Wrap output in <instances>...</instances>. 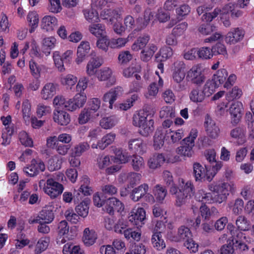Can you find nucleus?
<instances>
[{
	"label": "nucleus",
	"instance_id": "nucleus-1",
	"mask_svg": "<svg viewBox=\"0 0 254 254\" xmlns=\"http://www.w3.org/2000/svg\"><path fill=\"white\" fill-rule=\"evenodd\" d=\"M165 182L167 186H170V193L176 198V205L180 207L185 204L193 195L194 188L191 182L185 183L182 179L179 187L175 185L172 173L168 171L163 172Z\"/></svg>",
	"mask_w": 254,
	"mask_h": 254
},
{
	"label": "nucleus",
	"instance_id": "nucleus-2",
	"mask_svg": "<svg viewBox=\"0 0 254 254\" xmlns=\"http://www.w3.org/2000/svg\"><path fill=\"white\" fill-rule=\"evenodd\" d=\"M209 190L215 193L213 196L211 193H206L202 196L206 202L221 203L225 201L231 190V185L227 183H213L208 186Z\"/></svg>",
	"mask_w": 254,
	"mask_h": 254
},
{
	"label": "nucleus",
	"instance_id": "nucleus-3",
	"mask_svg": "<svg viewBox=\"0 0 254 254\" xmlns=\"http://www.w3.org/2000/svg\"><path fill=\"white\" fill-rule=\"evenodd\" d=\"M154 114H149L148 112L143 111L133 117L132 124L139 127V133L142 136H148L154 130Z\"/></svg>",
	"mask_w": 254,
	"mask_h": 254
},
{
	"label": "nucleus",
	"instance_id": "nucleus-4",
	"mask_svg": "<svg viewBox=\"0 0 254 254\" xmlns=\"http://www.w3.org/2000/svg\"><path fill=\"white\" fill-rule=\"evenodd\" d=\"M197 136V129L192 128L189 135L181 142V146L177 148L178 153L184 156L191 157L193 154L192 148L194 146V140Z\"/></svg>",
	"mask_w": 254,
	"mask_h": 254
},
{
	"label": "nucleus",
	"instance_id": "nucleus-5",
	"mask_svg": "<svg viewBox=\"0 0 254 254\" xmlns=\"http://www.w3.org/2000/svg\"><path fill=\"white\" fill-rule=\"evenodd\" d=\"M214 92V85L211 82H206L201 89L200 86L192 89L190 93V100L193 102H202Z\"/></svg>",
	"mask_w": 254,
	"mask_h": 254
},
{
	"label": "nucleus",
	"instance_id": "nucleus-6",
	"mask_svg": "<svg viewBox=\"0 0 254 254\" xmlns=\"http://www.w3.org/2000/svg\"><path fill=\"white\" fill-rule=\"evenodd\" d=\"M73 51L67 50L62 56L59 52L54 53L53 59L56 66L61 72L65 71V67H68L71 64L73 58Z\"/></svg>",
	"mask_w": 254,
	"mask_h": 254
},
{
	"label": "nucleus",
	"instance_id": "nucleus-7",
	"mask_svg": "<svg viewBox=\"0 0 254 254\" xmlns=\"http://www.w3.org/2000/svg\"><path fill=\"white\" fill-rule=\"evenodd\" d=\"M43 189L45 192L51 198H55L62 193L64 188L63 185L56 182L55 180L49 179L47 180L46 185H45Z\"/></svg>",
	"mask_w": 254,
	"mask_h": 254
},
{
	"label": "nucleus",
	"instance_id": "nucleus-8",
	"mask_svg": "<svg viewBox=\"0 0 254 254\" xmlns=\"http://www.w3.org/2000/svg\"><path fill=\"white\" fill-rule=\"evenodd\" d=\"M82 182L83 184L80 187L78 190H74L73 192V201L75 203H78L80 200L82 201L84 199L83 197L90 195L93 192L91 188L88 186L89 181L87 176L83 177Z\"/></svg>",
	"mask_w": 254,
	"mask_h": 254
},
{
	"label": "nucleus",
	"instance_id": "nucleus-9",
	"mask_svg": "<svg viewBox=\"0 0 254 254\" xmlns=\"http://www.w3.org/2000/svg\"><path fill=\"white\" fill-rule=\"evenodd\" d=\"M187 79L192 83L200 86L205 81V77L199 65L193 66L188 72Z\"/></svg>",
	"mask_w": 254,
	"mask_h": 254
},
{
	"label": "nucleus",
	"instance_id": "nucleus-10",
	"mask_svg": "<svg viewBox=\"0 0 254 254\" xmlns=\"http://www.w3.org/2000/svg\"><path fill=\"white\" fill-rule=\"evenodd\" d=\"M86 99L87 97L84 93H77L73 98L66 100L65 109L69 111H74L82 107L86 102Z\"/></svg>",
	"mask_w": 254,
	"mask_h": 254
},
{
	"label": "nucleus",
	"instance_id": "nucleus-11",
	"mask_svg": "<svg viewBox=\"0 0 254 254\" xmlns=\"http://www.w3.org/2000/svg\"><path fill=\"white\" fill-rule=\"evenodd\" d=\"M216 174L208 175L207 173V169L204 168L200 163L195 162L193 165V175L196 182H204L207 181L211 182Z\"/></svg>",
	"mask_w": 254,
	"mask_h": 254
},
{
	"label": "nucleus",
	"instance_id": "nucleus-12",
	"mask_svg": "<svg viewBox=\"0 0 254 254\" xmlns=\"http://www.w3.org/2000/svg\"><path fill=\"white\" fill-rule=\"evenodd\" d=\"M124 203L115 197L108 198L105 209L107 213L110 215H114L115 212L122 213L124 210Z\"/></svg>",
	"mask_w": 254,
	"mask_h": 254
},
{
	"label": "nucleus",
	"instance_id": "nucleus-13",
	"mask_svg": "<svg viewBox=\"0 0 254 254\" xmlns=\"http://www.w3.org/2000/svg\"><path fill=\"white\" fill-rule=\"evenodd\" d=\"M124 90L122 87L118 86L111 88L108 92L106 93L103 97V101L104 102L109 103V108H113V104L118 98L123 94Z\"/></svg>",
	"mask_w": 254,
	"mask_h": 254
},
{
	"label": "nucleus",
	"instance_id": "nucleus-14",
	"mask_svg": "<svg viewBox=\"0 0 254 254\" xmlns=\"http://www.w3.org/2000/svg\"><path fill=\"white\" fill-rule=\"evenodd\" d=\"M229 110L231 116V123L233 126H236L242 118L243 110V105L240 102H234L231 105Z\"/></svg>",
	"mask_w": 254,
	"mask_h": 254
},
{
	"label": "nucleus",
	"instance_id": "nucleus-15",
	"mask_svg": "<svg viewBox=\"0 0 254 254\" xmlns=\"http://www.w3.org/2000/svg\"><path fill=\"white\" fill-rule=\"evenodd\" d=\"M245 34V32L242 28H232L226 35L225 42L230 45L235 44L243 40Z\"/></svg>",
	"mask_w": 254,
	"mask_h": 254
},
{
	"label": "nucleus",
	"instance_id": "nucleus-16",
	"mask_svg": "<svg viewBox=\"0 0 254 254\" xmlns=\"http://www.w3.org/2000/svg\"><path fill=\"white\" fill-rule=\"evenodd\" d=\"M204 126L207 134L210 137L215 139L218 136L220 132L219 128L216 125L215 122L208 115L205 117Z\"/></svg>",
	"mask_w": 254,
	"mask_h": 254
},
{
	"label": "nucleus",
	"instance_id": "nucleus-17",
	"mask_svg": "<svg viewBox=\"0 0 254 254\" xmlns=\"http://www.w3.org/2000/svg\"><path fill=\"white\" fill-rule=\"evenodd\" d=\"M132 189L130 192V198L133 201L137 202L143 198L144 195L148 191L149 187L147 184L144 183Z\"/></svg>",
	"mask_w": 254,
	"mask_h": 254
},
{
	"label": "nucleus",
	"instance_id": "nucleus-18",
	"mask_svg": "<svg viewBox=\"0 0 254 254\" xmlns=\"http://www.w3.org/2000/svg\"><path fill=\"white\" fill-rule=\"evenodd\" d=\"M54 219V215L53 211L51 210L43 209L41 210L38 216L36 219L29 220V222L30 224L35 223H41V221L45 222V223H50Z\"/></svg>",
	"mask_w": 254,
	"mask_h": 254
},
{
	"label": "nucleus",
	"instance_id": "nucleus-19",
	"mask_svg": "<svg viewBox=\"0 0 254 254\" xmlns=\"http://www.w3.org/2000/svg\"><path fill=\"white\" fill-rule=\"evenodd\" d=\"M53 120L59 125L66 126L70 122V117L65 111L57 109L54 111Z\"/></svg>",
	"mask_w": 254,
	"mask_h": 254
},
{
	"label": "nucleus",
	"instance_id": "nucleus-20",
	"mask_svg": "<svg viewBox=\"0 0 254 254\" xmlns=\"http://www.w3.org/2000/svg\"><path fill=\"white\" fill-rule=\"evenodd\" d=\"M145 219V211L144 208H138L135 211L131 212V214L128 216V220L133 225L140 226L143 224L142 222Z\"/></svg>",
	"mask_w": 254,
	"mask_h": 254
},
{
	"label": "nucleus",
	"instance_id": "nucleus-21",
	"mask_svg": "<svg viewBox=\"0 0 254 254\" xmlns=\"http://www.w3.org/2000/svg\"><path fill=\"white\" fill-rule=\"evenodd\" d=\"M175 69L173 74L174 80L178 83H180L185 76V64L183 62L177 61L174 63Z\"/></svg>",
	"mask_w": 254,
	"mask_h": 254
},
{
	"label": "nucleus",
	"instance_id": "nucleus-22",
	"mask_svg": "<svg viewBox=\"0 0 254 254\" xmlns=\"http://www.w3.org/2000/svg\"><path fill=\"white\" fill-rule=\"evenodd\" d=\"M124 12V9L122 7H118L114 9H109L104 11V15L108 16L105 17L104 19L110 18V22L111 24L118 22L119 20L122 19V15Z\"/></svg>",
	"mask_w": 254,
	"mask_h": 254
},
{
	"label": "nucleus",
	"instance_id": "nucleus-23",
	"mask_svg": "<svg viewBox=\"0 0 254 254\" xmlns=\"http://www.w3.org/2000/svg\"><path fill=\"white\" fill-rule=\"evenodd\" d=\"M192 237V233L190 229L185 226H181L178 229L176 235L174 236L172 240L176 242H185Z\"/></svg>",
	"mask_w": 254,
	"mask_h": 254
},
{
	"label": "nucleus",
	"instance_id": "nucleus-24",
	"mask_svg": "<svg viewBox=\"0 0 254 254\" xmlns=\"http://www.w3.org/2000/svg\"><path fill=\"white\" fill-rule=\"evenodd\" d=\"M90 48L88 42H82L77 48V58L75 62L77 64H80L83 61L85 57L87 56Z\"/></svg>",
	"mask_w": 254,
	"mask_h": 254
},
{
	"label": "nucleus",
	"instance_id": "nucleus-25",
	"mask_svg": "<svg viewBox=\"0 0 254 254\" xmlns=\"http://www.w3.org/2000/svg\"><path fill=\"white\" fill-rule=\"evenodd\" d=\"M228 72L226 69L221 68L219 69L216 74L213 75L212 80L207 82H211L214 85V90L217 88L220 85L223 83L228 76Z\"/></svg>",
	"mask_w": 254,
	"mask_h": 254
},
{
	"label": "nucleus",
	"instance_id": "nucleus-26",
	"mask_svg": "<svg viewBox=\"0 0 254 254\" xmlns=\"http://www.w3.org/2000/svg\"><path fill=\"white\" fill-rule=\"evenodd\" d=\"M97 238V234L93 230H90L86 228L83 231L82 241L86 246L93 245Z\"/></svg>",
	"mask_w": 254,
	"mask_h": 254
},
{
	"label": "nucleus",
	"instance_id": "nucleus-27",
	"mask_svg": "<svg viewBox=\"0 0 254 254\" xmlns=\"http://www.w3.org/2000/svg\"><path fill=\"white\" fill-rule=\"evenodd\" d=\"M99 113H96L88 108H84L80 113L78 117L80 124H84L91 120L96 118Z\"/></svg>",
	"mask_w": 254,
	"mask_h": 254
},
{
	"label": "nucleus",
	"instance_id": "nucleus-28",
	"mask_svg": "<svg viewBox=\"0 0 254 254\" xmlns=\"http://www.w3.org/2000/svg\"><path fill=\"white\" fill-rule=\"evenodd\" d=\"M57 24V19L54 16L47 15L42 19L41 27L47 31L54 30Z\"/></svg>",
	"mask_w": 254,
	"mask_h": 254
},
{
	"label": "nucleus",
	"instance_id": "nucleus-29",
	"mask_svg": "<svg viewBox=\"0 0 254 254\" xmlns=\"http://www.w3.org/2000/svg\"><path fill=\"white\" fill-rule=\"evenodd\" d=\"M165 161L162 154H155L148 161V165L150 169H155L161 166Z\"/></svg>",
	"mask_w": 254,
	"mask_h": 254
},
{
	"label": "nucleus",
	"instance_id": "nucleus-30",
	"mask_svg": "<svg viewBox=\"0 0 254 254\" xmlns=\"http://www.w3.org/2000/svg\"><path fill=\"white\" fill-rule=\"evenodd\" d=\"M90 200L88 197H85L77 206L75 207V211L78 215L85 217L88 214L89 204Z\"/></svg>",
	"mask_w": 254,
	"mask_h": 254
},
{
	"label": "nucleus",
	"instance_id": "nucleus-31",
	"mask_svg": "<svg viewBox=\"0 0 254 254\" xmlns=\"http://www.w3.org/2000/svg\"><path fill=\"white\" fill-rule=\"evenodd\" d=\"M149 39L150 37L147 34L139 36L132 45L131 49L134 51H138L144 48L149 42Z\"/></svg>",
	"mask_w": 254,
	"mask_h": 254
},
{
	"label": "nucleus",
	"instance_id": "nucleus-32",
	"mask_svg": "<svg viewBox=\"0 0 254 254\" xmlns=\"http://www.w3.org/2000/svg\"><path fill=\"white\" fill-rule=\"evenodd\" d=\"M56 94V86L52 83L46 84L43 87L41 95L45 100L51 98Z\"/></svg>",
	"mask_w": 254,
	"mask_h": 254
},
{
	"label": "nucleus",
	"instance_id": "nucleus-33",
	"mask_svg": "<svg viewBox=\"0 0 254 254\" xmlns=\"http://www.w3.org/2000/svg\"><path fill=\"white\" fill-rule=\"evenodd\" d=\"M236 225L237 229L248 231L251 229V223L248 219L243 215H239L236 220Z\"/></svg>",
	"mask_w": 254,
	"mask_h": 254
},
{
	"label": "nucleus",
	"instance_id": "nucleus-34",
	"mask_svg": "<svg viewBox=\"0 0 254 254\" xmlns=\"http://www.w3.org/2000/svg\"><path fill=\"white\" fill-rule=\"evenodd\" d=\"M90 148L89 144L87 142H83L75 145L71 149V154L75 156H80L84 152Z\"/></svg>",
	"mask_w": 254,
	"mask_h": 254
},
{
	"label": "nucleus",
	"instance_id": "nucleus-35",
	"mask_svg": "<svg viewBox=\"0 0 254 254\" xmlns=\"http://www.w3.org/2000/svg\"><path fill=\"white\" fill-rule=\"evenodd\" d=\"M90 32L96 37L101 38L106 36L105 26L100 24H92L89 26Z\"/></svg>",
	"mask_w": 254,
	"mask_h": 254
},
{
	"label": "nucleus",
	"instance_id": "nucleus-36",
	"mask_svg": "<svg viewBox=\"0 0 254 254\" xmlns=\"http://www.w3.org/2000/svg\"><path fill=\"white\" fill-rule=\"evenodd\" d=\"M129 161L133 169L136 171H138L144 167V160L139 155H133L130 156Z\"/></svg>",
	"mask_w": 254,
	"mask_h": 254
},
{
	"label": "nucleus",
	"instance_id": "nucleus-37",
	"mask_svg": "<svg viewBox=\"0 0 254 254\" xmlns=\"http://www.w3.org/2000/svg\"><path fill=\"white\" fill-rule=\"evenodd\" d=\"M151 243L154 248L161 251L166 247L164 240L162 238L161 234H153L151 238Z\"/></svg>",
	"mask_w": 254,
	"mask_h": 254
},
{
	"label": "nucleus",
	"instance_id": "nucleus-38",
	"mask_svg": "<svg viewBox=\"0 0 254 254\" xmlns=\"http://www.w3.org/2000/svg\"><path fill=\"white\" fill-rule=\"evenodd\" d=\"M153 193L156 200L162 202L166 196L167 191L165 187L160 185H157L153 189Z\"/></svg>",
	"mask_w": 254,
	"mask_h": 254
},
{
	"label": "nucleus",
	"instance_id": "nucleus-39",
	"mask_svg": "<svg viewBox=\"0 0 254 254\" xmlns=\"http://www.w3.org/2000/svg\"><path fill=\"white\" fill-rule=\"evenodd\" d=\"M56 39L53 37L45 38L43 40V52L48 56L50 54V50L54 48Z\"/></svg>",
	"mask_w": 254,
	"mask_h": 254
},
{
	"label": "nucleus",
	"instance_id": "nucleus-40",
	"mask_svg": "<svg viewBox=\"0 0 254 254\" xmlns=\"http://www.w3.org/2000/svg\"><path fill=\"white\" fill-rule=\"evenodd\" d=\"M142 142L140 138L131 139L128 142V148L133 152L140 153L142 151Z\"/></svg>",
	"mask_w": 254,
	"mask_h": 254
},
{
	"label": "nucleus",
	"instance_id": "nucleus-41",
	"mask_svg": "<svg viewBox=\"0 0 254 254\" xmlns=\"http://www.w3.org/2000/svg\"><path fill=\"white\" fill-rule=\"evenodd\" d=\"M141 179V175L139 173L130 172L128 174L127 177V188L132 189L139 182Z\"/></svg>",
	"mask_w": 254,
	"mask_h": 254
},
{
	"label": "nucleus",
	"instance_id": "nucleus-42",
	"mask_svg": "<svg viewBox=\"0 0 254 254\" xmlns=\"http://www.w3.org/2000/svg\"><path fill=\"white\" fill-rule=\"evenodd\" d=\"M117 123V119L115 116H112L103 118L100 122L102 127L109 129L114 127Z\"/></svg>",
	"mask_w": 254,
	"mask_h": 254
},
{
	"label": "nucleus",
	"instance_id": "nucleus-43",
	"mask_svg": "<svg viewBox=\"0 0 254 254\" xmlns=\"http://www.w3.org/2000/svg\"><path fill=\"white\" fill-rule=\"evenodd\" d=\"M116 137V134L114 133H110L104 135L101 140H99V145L101 150L104 149L108 145L112 144Z\"/></svg>",
	"mask_w": 254,
	"mask_h": 254
},
{
	"label": "nucleus",
	"instance_id": "nucleus-44",
	"mask_svg": "<svg viewBox=\"0 0 254 254\" xmlns=\"http://www.w3.org/2000/svg\"><path fill=\"white\" fill-rule=\"evenodd\" d=\"M69 226L65 220L61 221L59 224L57 229L58 235L61 236H65L68 239H72L69 235Z\"/></svg>",
	"mask_w": 254,
	"mask_h": 254
},
{
	"label": "nucleus",
	"instance_id": "nucleus-45",
	"mask_svg": "<svg viewBox=\"0 0 254 254\" xmlns=\"http://www.w3.org/2000/svg\"><path fill=\"white\" fill-rule=\"evenodd\" d=\"M13 127H5L4 130H3L1 137L3 141L1 144L3 146H6L9 144L11 140V137L13 133Z\"/></svg>",
	"mask_w": 254,
	"mask_h": 254
},
{
	"label": "nucleus",
	"instance_id": "nucleus-46",
	"mask_svg": "<svg viewBox=\"0 0 254 254\" xmlns=\"http://www.w3.org/2000/svg\"><path fill=\"white\" fill-rule=\"evenodd\" d=\"M211 52L212 55H222L224 57L228 58V54L225 46L220 43H217L212 47Z\"/></svg>",
	"mask_w": 254,
	"mask_h": 254
},
{
	"label": "nucleus",
	"instance_id": "nucleus-47",
	"mask_svg": "<svg viewBox=\"0 0 254 254\" xmlns=\"http://www.w3.org/2000/svg\"><path fill=\"white\" fill-rule=\"evenodd\" d=\"M85 18L90 22H97L99 20L98 13L93 9H86L83 11Z\"/></svg>",
	"mask_w": 254,
	"mask_h": 254
},
{
	"label": "nucleus",
	"instance_id": "nucleus-48",
	"mask_svg": "<svg viewBox=\"0 0 254 254\" xmlns=\"http://www.w3.org/2000/svg\"><path fill=\"white\" fill-rule=\"evenodd\" d=\"M27 19L29 23V25L31 27L29 30V32L32 33L38 26L39 22L38 15L36 12H31L28 13Z\"/></svg>",
	"mask_w": 254,
	"mask_h": 254
},
{
	"label": "nucleus",
	"instance_id": "nucleus-49",
	"mask_svg": "<svg viewBox=\"0 0 254 254\" xmlns=\"http://www.w3.org/2000/svg\"><path fill=\"white\" fill-rule=\"evenodd\" d=\"M173 50L169 47H164L161 48L159 51V53H157L156 56V59H158L160 56L162 57V59L160 61H165L168 58L172 57L173 55Z\"/></svg>",
	"mask_w": 254,
	"mask_h": 254
},
{
	"label": "nucleus",
	"instance_id": "nucleus-50",
	"mask_svg": "<svg viewBox=\"0 0 254 254\" xmlns=\"http://www.w3.org/2000/svg\"><path fill=\"white\" fill-rule=\"evenodd\" d=\"M197 56L199 58L203 60L210 59L213 57L211 49L206 47L198 49Z\"/></svg>",
	"mask_w": 254,
	"mask_h": 254
},
{
	"label": "nucleus",
	"instance_id": "nucleus-51",
	"mask_svg": "<svg viewBox=\"0 0 254 254\" xmlns=\"http://www.w3.org/2000/svg\"><path fill=\"white\" fill-rule=\"evenodd\" d=\"M242 231H243L237 229V230H236L231 235L230 239H229L227 241V243H228V242H231V243L234 245L235 243L242 242V238H246V236H244Z\"/></svg>",
	"mask_w": 254,
	"mask_h": 254
},
{
	"label": "nucleus",
	"instance_id": "nucleus-52",
	"mask_svg": "<svg viewBox=\"0 0 254 254\" xmlns=\"http://www.w3.org/2000/svg\"><path fill=\"white\" fill-rule=\"evenodd\" d=\"M198 31L203 35H208L216 30V27L210 23L201 24L198 29Z\"/></svg>",
	"mask_w": 254,
	"mask_h": 254
},
{
	"label": "nucleus",
	"instance_id": "nucleus-53",
	"mask_svg": "<svg viewBox=\"0 0 254 254\" xmlns=\"http://www.w3.org/2000/svg\"><path fill=\"white\" fill-rule=\"evenodd\" d=\"M49 243L48 239H40L37 242L35 250L36 254H40L44 251L48 247Z\"/></svg>",
	"mask_w": 254,
	"mask_h": 254
},
{
	"label": "nucleus",
	"instance_id": "nucleus-54",
	"mask_svg": "<svg viewBox=\"0 0 254 254\" xmlns=\"http://www.w3.org/2000/svg\"><path fill=\"white\" fill-rule=\"evenodd\" d=\"M221 10L218 8H215L212 12H205V13H204L202 16L201 19L203 21L210 22L214 18L218 16Z\"/></svg>",
	"mask_w": 254,
	"mask_h": 254
},
{
	"label": "nucleus",
	"instance_id": "nucleus-55",
	"mask_svg": "<svg viewBox=\"0 0 254 254\" xmlns=\"http://www.w3.org/2000/svg\"><path fill=\"white\" fill-rule=\"evenodd\" d=\"M19 138L21 144L25 146L32 147L33 141L26 132L22 131L19 133Z\"/></svg>",
	"mask_w": 254,
	"mask_h": 254
},
{
	"label": "nucleus",
	"instance_id": "nucleus-56",
	"mask_svg": "<svg viewBox=\"0 0 254 254\" xmlns=\"http://www.w3.org/2000/svg\"><path fill=\"white\" fill-rule=\"evenodd\" d=\"M111 42H109L106 36L99 38L97 41V46L98 48L106 52L108 50V47H111Z\"/></svg>",
	"mask_w": 254,
	"mask_h": 254
},
{
	"label": "nucleus",
	"instance_id": "nucleus-57",
	"mask_svg": "<svg viewBox=\"0 0 254 254\" xmlns=\"http://www.w3.org/2000/svg\"><path fill=\"white\" fill-rule=\"evenodd\" d=\"M123 234L124 235L125 237L127 240H129L130 238H131L132 240L138 241L140 239L141 234L139 232L132 231L130 229H127L126 230H124Z\"/></svg>",
	"mask_w": 254,
	"mask_h": 254
},
{
	"label": "nucleus",
	"instance_id": "nucleus-58",
	"mask_svg": "<svg viewBox=\"0 0 254 254\" xmlns=\"http://www.w3.org/2000/svg\"><path fill=\"white\" fill-rule=\"evenodd\" d=\"M116 162H120L121 163H126L130 159V156L126 152H123V150L119 149L116 152Z\"/></svg>",
	"mask_w": 254,
	"mask_h": 254
},
{
	"label": "nucleus",
	"instance_id": "nucleus-59",
	"mask_svg": "<svg viewBox=\"0 0 254 254\" xmlns=\"http://www.w3.org/2000/svg\"><path fill=\"white\" fill-rule=\"evenodd\" d=\"M132 58V56L128 51L121 52L118 56V60L121 64H126Z\"/></svg>",
	"mask_w": 254,
	"mask_h": 254
},
{
	"label": "nucleus",
	"instance_id": "nucleus-60",
	"mask_svg": "<svg viewBox=\"0 0 254 254\" xmlns=\"http://www.w3.org/2000/svg\"><path fill=\"white\" fill-rule=\"evenodd\" d=\"M77 77L72 74H68L61 78V82L63 85L71 86L77 82Z\"/></svg>",
	"mask_w": 254,
	"mask_h": 254
},
{
	"label": "nucleus",
	"instance_id": "nucleus-61",
	"mask_svg": "<svg viewBox=\"0 0 254 254\" xmlns=\"http://www.w3.org/2000/svg\"><path fill=\"white\" fill-rule=\"evenodd\" d=\"M188 27L187 23L184 22L179 23L173 29L172 33L176 36L182 35Z\"/></svg>",
	"mask_w": 254,
	"mask_h": 254
},
{
	"label": "nucleus",
	"instance_id": "nucleus-62",
	"mask_svg": "<svg viewBox=\"0 0 254 254\" xmlns=\"http://www.w3.org/2000/svg\"><path fill=\"white\" fill-rule=\"evenodd\" d=\"M108 198L103 194L101 196L96 193L93 196V202L95 205L100 207L106 205Z\"/></svg>",
	"mask_w": 254,
	"mask_h": 254
},
{
	"label": "nucleus",
	"instance_id": "nucleus-63",
	"mask_svg": "<svg viewBox=\"0 0 254 254\" xmlns=\"http://www.w3.org/2000/svg\"><path fill=\"white\" fill-rule=\"evenodd\" d=\"M184 246L191 252L195 253L198 250V245L196 244L190 237L184 242Z\"/></svg>",
	"mask_w": 254,
	"mask_h": 254
},
{
	"label": "nucleus",
	"instance_id": "nucleus-64",
	"mask_svg": "<svg viewBox=\"0 0 254 254\" xmlns=\"http://www.w3.org/2000/svg\"><path fill=\"white\" fill-rule=\"evenodd\" d=\"M129 251L132 254H145L146 248L142 244H135L131 247Z\"/></svg>",
	"mask_w": 254,
	"mask_h": 254
}]
</instances>
